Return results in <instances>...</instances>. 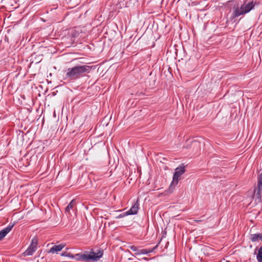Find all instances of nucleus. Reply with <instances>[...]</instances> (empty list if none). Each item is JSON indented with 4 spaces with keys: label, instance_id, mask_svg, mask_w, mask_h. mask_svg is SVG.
Listing matches in <instances>:
<instances>
[{
    "label": "nucleus",
    "instance_id": "1",
    "mask_svg": "<svg viewBox=\"0 0 262 262\" xmlns=\"http://www.w3.org/2000/svg\"><path fill=\"white\" fill-rule=\"evenodd\" d=\"M91 67L89 66H76L74 67L68 68L65 75V79L76 80L80 77H84L86 74L89 73Z\"/></svg>",
    "mask_w": 262,
    "mask_h": 262
},
{
    "label": "nucleus",
    "instance_id": "2",
    "mask_svg": "<svg viewBox=\"0 0 262 262\" xmlns=\"http://www.w3.org/2000/svg\"><path fill=\"white\" fill-rule=\"evenodd\" d=\"M76 254L75 255L69 253L66 256L75 258L77 260L83 261L85 262L91 261H97L101 258L103 254L102 250H99L97 252H95L93 251H91L90 253Z\"/></svg>",
    "mask_w": 262,
    "mask_h": 262
},
{
    "label": "nucleus",
    "instance_id": "3",
    "mask_svg": "<svg viewBox=\"0 0 262 262\" xmlns=\"http://www.w3.org/2000/svg\"><path fill=\"white\" fill-rule=\"evenodd\" d=\"M254 4L253 2L248 4L244 3L239 9L238 7H234V10L232 13L233 17H238L241 15L245 14L250 12L254 7Z\"/></svg>",
    "mask_w": 262,
    "mask_h": 262
},
{
    "label": "nucleus",
    "instance_id": "4",
    "mask_svg": "<svg viewBox=\"0 0 262 262\" xmlns=\"http://www.w3.org/2000/svg\"><path fill=\"white\" fill-rule=\"evenodd\" d=\"M185 172V166L183 165L177 167L173 176L172 181L170 186H176L178 184L179 178Z\"/></svg>",
    "mask_w": 262,
    "mask_h": 262
},
{
    "label": "nucleus",
    "instance_id": "5",
    "mask_svg": "<svg viewBox=\"0 0 262 262\" xmlns=\"http://www.w3.org/2000/svg\"><path fill=\"white\" fill-rule=\"evenodd\" d=\"M15 224H10L7 227L0 231V241H1L11 230Z\"/></svg>",
    "mask_w": 262,
    "mask_h": 262
},
{
    "label": "nucleus",
    "instance_id": "6",
    "mask_svg": "<svg viewBox=\"0 0 262 262\" xmlns=\"http://www.w3.org/2000/svg\"><path fill=\"white\" fill-rule=\"evenodd\" d=\"M139 209V204L138 202H137L135 204H134L132 207L130 208L129 210L126 211V214L132 215V214H136L138 213Z\"/></svg>",
    "mask_w": 262,
    "mask_h": 262
},
{
    "label": "nucleus",
    "instance_id": "7",
    "mask_svg": "<svg viewBox=\"0 0 262 262\" xmlns=\"http://www.w3.org/2000/svg\"><path fill=\"white\" fill-rule=\"evenodd\" d=\"M250 239L252 242H257L259 241L262 242V233L250 234Z\"/></svg>",
    "mask_w": 262,
    "mask_h": 262
},
{
    "label": "nucleus",
    "instance_id": "8",
    "mask_svg": "<svg viewBox=\"0 0 262 262\" xmlns=\"http://www.w3.org/2000/svg\"><path fill=\"white\" fill-rule=\"evenodd\" d=\"M64 247V245L60 244L53 246L49 250V253H55L60 251Z\"/></svg>",
    "mask_w": 262,
    "mask_h": 262
},
{
    "label": "nucleus",
    "instance_id": "9",
    "mask_svg": "<svg viewBox=\"0 0 262 262\" xmlns=\"http://www.w3.org/2000/svg\"><path fill=\"white\" fill-rule=\"evenodd\" d=\"M36 247H35V245L33 246V245H30V246L28 248V249L25 251L24 253L25 256H29L32 255L33 253L36 250Z\"/></svg>",
    "mask_w": 262,
    "mask_h": 262
},
{
    "label": "nucleus",
    "instance_id": "10",
    "mask_svg": "<svg viewBox=\"0 0 262 262\" xmlns=\"http://www.w3.org/2000/svg\"><path fill=\"white\" fill-rule=\"evenodd\" d=\"M261 190L262 188H260L257 185V187L254 191L253 196L257 199H260L261 196Z\"/></svg>",
    "mask_w": 262,
    "mask_h": 262
},
{
    "label": "nucleus",
    "instance_id": "11",
    "mask_svg": "<svg viewBox=\"0 0 262 262\" xmlns=\"http://www.w3.org/2000/svg\"><path fill=\"white\" fill-rule=\"evenodd\" d=\"M75 204V200H73L71 201V202L68 204L67 207L65 209L66 213H68L69 214H71L70 211L71 209H72L74 206Z\"/></svg>",
    "mask_w": 262,
    "mask_h": 262
},
{
    "label": "nucleus",
    "instance_id": "12",
    "mask_svg": "<svg viewBox=\"0 0 262 262\" xmlns=\"http://www.w3.org/2000/svg\"><path fill=\"white\" fill-rule=\"evenodd\" d=\"M157 246H155L151 250H147V249H140V253H135V254L136 255H140V254H147L148 253H149L150 252H152L154 251L155 249L157 248Z\"/></svg>",
    "mask_w": 262,
    "mask_h": 262
},
{
    "label": "nucleus",
    "instance_id": "13",
    "mask_svg": "<svg viewBox=\"0 0 262 262\" xmlns=\"http://www.w3.org/2000/svg\"><path fill=\"white\" fill-rule=\"evenodd\" d=\"M256 258L258 262H262V246L258 249Z\"/></svg>",
    "mask_w": 262,
    "mask_h": 262
},
{
    "label": "nucleus",
    "instance_id": "14",
    "mask_svg": "<svg viewBox=\"0 0 262 262\" xmlns=\"http://www.w3.org/2000/svg\"><path fill=\"white\" fill-rule=\"evenodd\" d=\"M258 186L260 188H262V172L259 176Z\"/></svg>",
    "mask_w": 262,
    "mask_h": 262
},
{
    "label": "nucleus",
    "instance_id": "15",
    "mask_svg": "<svg viewBox=\"0 0 262 262\" xmlns=\"http://www.w3.org/2000/svg\"><path fill=\"white\" fill-rule=\"evenodd\" d=\"M129 248L135 252V253H140V250L138 249V248L135 246H132L129 247Z\"/></svg>",
    "mask_w": 262,
    "mask_h": 262
},
{
    "label": "nucleus",
    "instance_id": "16",
    "mask_svg": "<svg viewBox=\"0 0 262 262\" xmlns=\"http://www.w3.org/2000/svg\"><path fill=\"white\" fill-rule=\"evenodd\" d=\"M31 245H33V246H34V245H35V247L37 248V239H35V238H33L32 239V243H31Z\"/></svg>",
    "mask_w": 262,
    "mask_h": 262
},
{
    "label": "nucleus",
    "instance_id": "17",
    "mask_svg": "<svg viewBox=\"0 0 262 262\" xmlns=\"http://www.w3.org/2000/svg\"><path fill=\"white\" fill-rule=\"evenodd\" d=\"M126 212H124V213H123L120 214V215L117 217V218H121V217H124V216H126V215H129V214H126Z\"/></svg>",
    "mask_w": 262,
    "mask_h": 262
},
{
    "label": "nucleus",
    "instance_id": "18",
    "mask_svg": "<svg viewBox=\"0 0 262 262\" xmlns=\"http://www.w3.org/2000/svg\"><path fill=\"white\" fill-rule=\"evenodd\" d=\"M194 221L195 222H196V223H199V222H202V221H203V220H194Z\"/></svg>",
    "mask_w": 262,
    "mask_h": 262
},
{
    "label": "nucleus",
    "instance_id": "19",
    "mask_svg": "<svg viewBox=\"0 0 262 262\" xmlns=\"http://www.w3.org/2000/svg\"><path fill=\"white\" fill-rule=\"evenodd\" d=\"M143 259H145V260H147V259H148V258H146V257H144V258H143Z\"/></svg>",
    "mask_w": 262,
    "mask_h": 262
},
{
    "label": "nucleus",
    "instance_id": "20",
    "mask_svg": "<svg viewBox=\"0 0 262 262\" xmlns=\"http://www.w3.org/2000/svg\"><path fill=\"white\" fill-rule=\"evenodd\" d=\"M62 256H63V255H65V254L62 253Z\"/></svg>",
    "mask_w": 262,
    "mask_h": 262
}]
</instances>
